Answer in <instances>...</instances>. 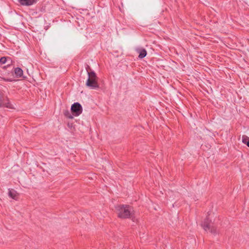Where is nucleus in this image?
<instances>
[{
  "instance_id": "nucleus-1",
  "label": "nucleus",
  "mask_w": 249,
  "mask_h": 249,
  "mask_svg": "<svg viewBox=\"0 0 249 249\" xmlns=\"http://www.w3.org/2000/svg\"><path fill=\"white\" fill-rule=\"evenodd\" d=\"M118 216L120 218H130L133 222L137 223V219L135 218L133 208L128 205H118L115 206Z\"/></svg>"
},
{
  "instance_id": "nucleus-2",
  "label": "nucleus",
  "mask_w": 249,
  "mask_h": 249,
  "mask_svg": "<svg viewBox=\"0 0 249 249\" xmlns=\"http://www.w3.org/2000/svg\"><path fill=\"white\" fill-rule=\"evenodd\" d=\"M88 78L87 80L86 85L90 89H97L99 88V85L97 83V77L96 74L94 71H89L87 70Z\"/></svg>"
},
{
  "instance_id": "nucleus-3",
  "label": "nucleus",
  "mask_w": 249,
  "mask_h": 249,
  "mask_svg": "<svg viewBox=\"0 0 249 249\" xmlns=\"http://www.w3.org/2000/svg\"><path fill=\"white\" fill-rule=\"evenodd\" d=\"M201 227L206 232H210L213 233L216 232L215 229L213 226V224L208 217L202 222Z\"/></svg>"
},
{
  "instance_id": "nucleus-4",
  "label": "nucleus",
  "mask_w": 249,
  "mask_h": 249,
  "mask_svg": "<svg viewBox=\"0 0 249 249\" xmlns=\"http://www.w3.org/2000/svg\"><path fill=\"white\" fill-rule=\"evenodd\" d=\"M82 110L83 108L82 106L78 102L74 103L71 107V111L72 114L75 116L80 115L82 113Z\"/></svg>"
},
{
  "instance_id": "nucleus-5",
  "label": "nucleus",
  "mask_w": 249,
  "mask_h": 249,
  "mask_svg": "<svg viewBox=\"0 0 249 249\" xmlns=\"http://www.w3.org/2000/svg\"><path fill=\"white\" fill-rule=\"evenodd\" d=\"M11 106L8 98L0 93V107L11 108Z\"/></svg>"
},
{
  "instance_id": "nucleus-6",
  "label": "nucleus",
  "mask_w": 249,
  "mask_h": 249,
  "mask_svg": "<svg viewBox=\"0 0 249 249\" xmlns=\"http://www.w3.org/2000/svg\"><path fill=\"white\" fill-rule=\"evenodd\" d=\"M18 2L22 5L30 6L36 3V0H18Z\"/></svg>"
},
{
  "instance_id": "nucleus-7",
  "label": "nucleus",
  "mask_w": 249,
  "mask_h": 249,
  "mask_svg": "<svg viewBox=\"0 0 249 249\" xmlns=\"http://www.w3.org/2000/svg\"><path fill=\"white\" fill-rule=\"evenodd\" d=\"M14 73L16 77L17 78L21 77L23 74L22 70L19 67H17L15 69Z\"/></svg>"
},
{
  "instance_id": "nucleus-8",
  "label": "nucleus",
  "mask_w": 249,
  "mask_h": 249,
  "mask_svg": "<svg viewBox=\"0 0 249 249\" xmlns=\"http://www.w3.org/2000/svg\"><path fill=\"white\" fill-rule=\"evenodd\" d=\"M137 52L139 53L138 57L140 59L143 58L147 54V52L145 49H139L137 50Z\"/></svg>"
},
{
  "instance_id": "nucleus-9",
  "label": "nucleus",
  "mask_w": 249,
  "mask_h": 249,
  "mask_svg": "<svg viewBox=\"0 0 249 249\" xmlns=\"http://www.w3.org/2000/svg\"><path fill=\"white\" fill-rule=\"evenodd\" d=\"M242 142L246 144L249 147V137L246 135H243L242 137Z\"/></svg>"
},
{
  "instance_id": "nucleus-10",
  "label": "nucleus",
  "mask_w": 249,
  "mask_h": 249,
  "mask_svg": "<svg viewBox=\"0 0 249 249\" xmlns=\"http://www.w3.org/2000/svg\"><path fill=\"white\" fill-rule=\"evenodd\" d=\"M16 192L14 190L11 189V190H9V192H8L9 196L13 199L16 198Z\"/></svg>"
},
{
  "instance_id": "nucleus-11",
  "label": "nucleus",
  "mask_w": 249,
  "mask_h": 249,
  "mask_svg": "<svg viewBox=\"0 0 249 249\" xmlns=\"http://www.w3.org/2000/svg\"><path fill=\"white\" fill-rule=\"evenodd\" d=\"M7 61V58L6 57H2L0 58V65L4 64Z\"/></svg>"
},
{
  "instance_id": "nucleus-12",
  "label": "nucleus",
  "mask_w": 249,
  "mask_h": 249,
  "mask_svg": "<svg viewBox=\"0 0 249 249\" xmlns=\"http://www.w3.org/2000/svg\"><path fill=\"white\" fill-rule=\"evenodd\" d=\"M68 114H69V112L68 111L66 112L65 113V116H67L68 118L70 119L73 118V117L71 114H70V115H68Z\"/></svg>"
},
{
  "instance_id": "nucleus-13",
  "label": "nucleus",
  "mask_w": 249,
  "mask_h": 249,
  "mask_svg": "<svg viewBox=\"0 0 249 249\" xmlns=\"http://www.w3.org/2000/svg\"><path fill=\"white\" fill-rule=\"evenodd\" d=\"M4 80L6 82H12L14 80L11 78H4Z\"/></svg>"
}]
</instances>
